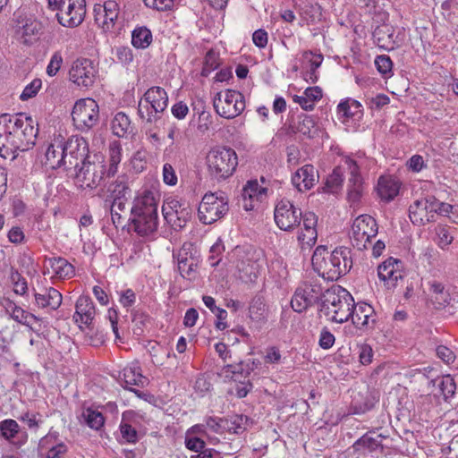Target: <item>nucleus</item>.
<instances>
[{
	"mask_svg": "<svg viewBox=\"0 0 458 458\" xmlns=\"http://www.w3.org/2000/svg\"><path fill=\"white\" fill-rule=\"evenodd\" d=\"M38 123L24 113L0 115V156L6 158L18 151L24 152L36 145Z\"/></svg>",
	"mask_w": 458,
	"mask_h": 458,
	"instance_id": "nucleus-1",
	"label": "nucleus"
},
{
	"mask_svg": "<svg viewBox=\"0 0 458 458\" xmlns=\"http://www.w3.org/2000/svg\"><path fill=\"white\" fill-rule=\"evenodd\" d=\"M311 263L318 276L327 281H336L352 267L351 250L338 247L329 252L326 246H318L313 252Z\"/></svg>",
	"mask_w": 458,
	"mask_h": 458,
	"instance_id": "nucleus-2",
	"label": "nucleus"
},
{
	"mask_svg": "<svg viewBox=\"0 0 458 458\" xmlns=\"http://www.w3.org/2000/svg\"><path fill=\"white\" fill-rule=\"evenodd\" d=\"M237 165L236 152L231 148L217 146L211 148L207 155L208 171L218 182L231 177Z\"/></svg>",
	"mask_w": 458,
	"mask_h": 458,
	"instance_id": "nucleus-3",
	"label": "nucleus"
},
{
	"mask_svg": "<svg viewBox=\"0 0 458 458\" xmlns=\"http://www.w3.org/2000/svg\"><path fill=\"white\" fill-rule=\"evenodd\" d=\"M47 4L49 9L56 11L57 21L63 27L77 28L85 19V0H47Z\"/></svg>",
	"mask_w": 458,
	"mask_h": 458,
	"instance_id": "nucleus-4",
	"label": "nucleus"
},
{
	"mask_svg": "<svg viewBox=\"0 0 458 458\" xmlns=\"http://www.w3.org/2000/svg\"><path fill=\"white\" fill-rule=\"evenodd\" d=\"M229 211L228 199L222 191L206 193L198 208V216L204 225H211Z\"/></svg>",
	"mask_w": 458,
	"mask_h": 458,
	"instance_id": "nucleus-5",
	"label": "nucleus"
},
{
	"mask_svg": "<svg viewBox=\"0 0 458 458\" xmlns=\"http://www.w3.org/2000/svg\"><path fill=\"white\" fill-rule=\"evenodd\" d=\"M72 118L77 130L85 132L93 129L99 122V107L98 103L90 98L76 101Z\"/></svg>",
	"mask_w": 458,
	"mask_h": 458,
	"instance_id": "nucleus-6",
	"label": "nucleus"
},
{
	"mask_svg": "<svg viewBox=\"0 0 458 458\" xmlns=\"http://www.w3.org/2000/svg\"><path fill=\"white\" fill-rule=\"evenodd\" d=\"M98 195L104 198L106 202H109L112 213L114 208L123 211L125 208V203L131 195L129 177L126 174L117 176L115 180L108 182L105 185V189H101Z\"/></svg>",
	"mask_w": 458,
	"mask_h": 458,
	"instance_id": "nucleus-7",
	"label": "nucleus"
},
{
	"mask_svg": "<svg viewBox=\"0 0 458 458\" xmlns=\"http://www.w3.org/2000/svg\"><path fill=\"white\" fill-rule=\"evenodd\" d=\"M213 106L216 114L221 117L233 119L245 109L244 96L237 90L226 89L224 98L221 92L216 94Z\"/></svg>",
	"mask_w": 458,
	"mask_h": 458,
	"instance_id": "nucleus-8",
	"label": "nucleus"
},
{
	"mask_svg": "<svg viewBox=\"0 0 458 458\" xmlns=\"http://www.w3.org/2000/svg\"><path fill=\"white\" fill-rule=\"evenodd\" d=\"M64 157V161L62 163L61 168L68 173L73 172L75 174L81 165H83V163L90 158L86 140L79 138H72L66 140Z\"/></svg>",
	"mask_w": 458,
	"mask_h": 458,
	"instance_id": "nucleus-9",
	"label": "nucleus"
},
{
	"mask_svg": "<svg viewBox=\"0 0 458 458\" xmlns=\"http://www.w3.org/2000/svg\"><path fill=\"white\" fill-rule=\"evenodd\" d=\"M301 216V210L297 208L289 199H282L277 201L274 217L276 225L281 230L293 231L300 225Z\"/></svg>",
	"mask_w": 458,
	"mask_h": 458,
	"instance_id": "nucleus-10",
	"label": "nucleus"
},
{
	"mask_svg": "<svg viewBox=\"0 0 458 458\" xmlns=\"http://www.w3.org/2000/svg\"><path fill=\"white\" fill-rule=\"evenodd\" d=\"M98 74L94 62L88 58L75 60L69 71L70 80L79 87H92Z\"/></svg>",
	"mask_w": 458,
	"mask_h": 458,
	"instance_id": "nucleus-11",
	"label": "nucleus"
},
{
	"mask_svg": "<svg viewBox=\"0 0 458 458\" xmlns=\"http://www.w3.org/2000/svg\"><path fill=\"white\" fill-rule=\"evenodd\" d=\"M437 199L428 196L415 200L409 208V216L415 225H424L435 220Z\"/></svg>",
	"mask_w": 458,
	"mask_h": 458,
	"instance_id": "nucleus-12",
	"label": "nucleus"
},
{
	"mask_svg": "<svg viewBox=\"0 0 458 458\" xmlns=\"http://www.w3.org/2000/svg\"><path fill=\"white\" fill-rule=\"evenodd\" d=\"M377 233L376 220L369 215L359 216L352 225V238L358 249L366 248V243Z\"/></svg>",
	"mask_w": 458,
	"mask_h": 458,
	"instance_id": "nucleus-13",
	"label": "nucleus"
},
{
	"mask_svg": "<svg viewBox=\"0 0 458 458\" xmlns=\"http://www.w3.org/2000/svg\"><path fill=\"white\" fill-rule=\"evenodd\" d=\"M95 21L105 32L113 31L120 14L119 4L114 0L105 1L94 6Z\"/></svg>",
	"mask_w": 458,
	"mask_h": 458,
	"instance_id": "nucleus-14",
	"label": "nucleus"
},
{
	"mask_svg": "<svg viewBox=\"0 0 458 458\" xmlns=\"http://www.w3.org/2000/svg\"><path fill=\"white\" fill-rule=\"evenodd\" d=\"M106 173V167L101 162H94L89 158L79 170L73 174L81 186L83 188L96 189L102 181Z\"/></svg>",
	"mask_w": 458,
	"mask_h": 458,
	"instance_id": "nucleus-15",
	"label": "nucleus"
},
{
	"mask_svg": "<svg viewBox=\"0 0 458 458\" xmlns=\"http://www.w3.org/2000/svg\"><path fill=\"white\" fill-rule=\"evenodd\" d=\"M15 32L26 45L36 41L42 30L40 21L31 16H26L21 13H14Z\"/></svg>",
	"mask_w": 458,
	"mask_h": 458,
	"instance_id": "nucleus-16",
	"label": "nucleus"
},
{
	"mask_svg": "<svg viewBox=\"0 0 458 458\" xmlns=\"http://www.w3.org/2000/svg\"><path fill=\"white\" fill-rule=\"evenodd\" d=\"M38 452L44 458H64L68 445L57 433L49 432L39 440Z\"/></svg>",
	"mask_w": 458,
	"mask_h": 458,
	"instance_id": "nucleus-17",
	"label": "nucleus"
},
{
	"mask_svg": "<svg viewBox=\"0 0 458 458\" xmlns=\"http://www.w3.org/2000/svg\"><path fill=\"white\" fill-rule=\"evenodd\" d=\"M168 105V96L165 90L161 87H152L148 89L141 98V113L148 112V108L153 107L155 114H163Z\"/></svg>",
	"mask_w": 458,
	"mask_h": 458,
	"instance_id": "nucleus-18",
	"label": "nucleus"
},
{
	"mask_svg": "<svg viewBox=\"0 0 458 458\" xmlns=\"http://www.w3.org/2000/svg\"><path fill=\"white\" fill-rule=\"evenodd\" d=\"M315 290L311 285H306L304 288H298L292 300L291 306L297 313H301L317 305L318 307V297L313 294Z\"/></svg>",
	"mask_w": 458,
	"mask_h": 458,
	"instance_id": "nucleus-19",
	"label": "nucleus"
},
{
	"mask_svg": "<svg viewBox=\"0 0 458 458\" xmlns=\"http://www.w3.org/2000/svg\"><path fill=\"white\" fill-rule=\"evenodd\" d=\"M130 221L134 232L142 237L151 235L157 230L158 216L131 213Z\"/></svg>",
	"mask_w": 458,
	"mask_h": 458,
	"instance_id": "nucleus-20",
	"label": "nucleus"
},
{
	"mask_svg": "<svg viewBox=\"0 0 458 458\" xmlns=\"http://www.w3.org/2000/svg\"><path fill=\"white\" fill-rule=\"evenodd\" d=\"M1 437L14 445L17 447L23 445L27 442V434L21 430L16 420L6 419L0 422Z\"/></svg>",
	"mask_w": 458,
	"mask_h": 458,
	"instance_id": "nucleus-21",
	"label": "nucleus"
},
{
	"mask_svg": "<svg viewBox=\"0 0 458 458\" xmlns=\"http://www.w3.org/2000/svg\"><path fill=\"white\" fill-rule=\"evenodd\" d=\"M66 140L64 137L59 135L48 145L45 153V165L50 169H58L62 167V163L64 161V148Z\"/></svg>",
	"mask_w": 458,
	"mask_h": 458,
	"instance_id": "nucleus-22",
	"label": "nucleus"
},
{
	"mask_svg": "<svg viewBox=\"0 0 458 458\" xmlns=\"http://www.w3.org/2000/svg\"><path fill=\"white\" fill-rule=\"evenodd\" d=\"M318 181V172L312 165H305L292 177L293 184L299 191L310 190Z\"/></svg>",
	"mask_w": 458,
	"mask_h": 458,
	"instance_id": "nucleus-23",
	"label": "nucleus"
},
{
	"mask_svg": "<svg viewBox=\"0 0 458 458\" xmlns=\"http://www.w3.org/2000/svg\"><path fill=\"white\" fill-rule=\"evenodd\" d=\"M44 274H49L58 279L71 278L74 276V267L65 259L54 257L46 259Z\"/></svg>",
	"mask_w": 458,
	"mask_h": 458,
	"instance_id": "nucleus-24",
	"label": "nucleus"
},
{
	"mask_svg": "<svg viewBox=\"0 0 458 458\" xmlns=\"http://www.w3.org/2000/svg\"><path fill=\"white\" fill-rule=\"evenodd\" d=\"M131 213L157 216V199L156 194L149 190H145L135 198Z\"/></svg>",
	"mask_w": 458,
	"mask_h": 458,
	"instance_id": "nucleus-25",
	"label": "nucleus"
},
{
	"mask_svg": "<svg viewBox=\"0 0 458 458\" xmlns=\"http://www.w3.org/2000/svg\"><path fill=\"white\" fill-rule=\"evenodd\" d=\"M121 381L123 386L128 389H131L133 386L143 387L148 383L137 361L131 362L123 369Z\"/></svg>",
	"mask_w": 458,
	"mask_h": 458,
	"instance_id": "nucleus-26",
	"label": "nucleus"
},
{
	"mask_svg": "<svg viewBox=\"0 0 458 458\" xmlns=\"http://www.w3.org/2000/svg\"><path fill=\"white\" fill-rule=\"evenodd\" d=\"M400 260L388 258L377 267V275L380 280L386 283L388 287L394 286L398 279L402 278V273L395 266L399 267Z\"/></svg>",
	"mask_w": 458,
	"mask_h": 458,
	"instance_id": "nucleus-27",
	"label": "nucleus"
},
{
	"mask_svg": "<svg viewBox=\"0 0 458 458\" xmlns=\"http://www.w3.org/2000/svg\"><path fill=\"white\" fill-rule=\"evenodd\" d=\"M350 170L351 177L349 178L348 185V199L355 203L360 200L362 192V182L359 174V167L357 163L353 160L346 162Z\"/></svg>",
	"mask_w": 458,
	"mask_h": 458,
	"instance_id": "nucleus-28",
	"label": "nucleus"
},
{
	"mask_svg": "<svg viewBox=\"0 0 458 458\" xmlns=\"http://www.w3.org/2000/svg\"><path fill=\"white\" fill-rule=\"evenodd\" d=\"M62 294L55 288L45 289L42 293H35V301L38 307L47 308L48 311L58 309L62 303Z\"/></svg>",
	"mask_w": 458,
	"mask_h": 458,
	"instance_id": "nucleus-29",
	"label": "nucleus"
},
{
	"mask_svg": "<svg viewBox=\"0 0 458 458\" xmlns=\"http://www.w3.org/2000/svg\"><path fill=\"white\" fill-rule=\"evenodd\" d=\"M373 39L374 42L383 49L392 50L394 48L395 40H394V31L393 27L383 24L376 27L373 31Z\"/></svg>",
	"mask_w": 458,
	"mask_h": 458,
	"instance_id": "nucleus-30",
	"label": "nucleus"
},
{
	"mask_svg": "<svg viewBox=\"0 0 458 458\" xmlns=\"http://www.w3.org/2000/svg\"><path fill=\"white\" fill-rule=\"evenodd\" d=\"M236 268L240 279L243 282L255 281L260 273V266L258 261L249 258L238 260Z\"/></svg>",
	"mask_w": 458,
	"mask_h": 458,
	"instance_id": "nucleus-31",
	"label": "nucleus"
},
{
	"mask_svg": "<svg viewBox=\"0 0 458 458\" xmlns=\"http://www.w3.org/2000/svg\"><path fill=\"white\" fill-rule=\"evenodd\" d=\"M400 184L395 178L381 176L377 182V193L382 199L390 201L399 193Z\"/></svg>",
	"mask_w": 458,
	"mask_h": 458,
	"instance_id": "nucleus-32",
	"label": "nucleus"
},
{
	"mask_svg": "<svg viewBox=\"0 0 458 458\" xmlns=\"http://www.w3.org/2000/svg\"><path fill=\"white\" fill-rule=\"evenodd\" d=\"M295 8L303 21L306 24H314L321 17V6L317 3L302 2L296 4Z\"/></svg>",
	"mask_w": 458,
	"mask_h": 458,
	"instance_id": "nucleus-33",
	"label": "nucleus"
},
{
	"mask_svg": "<svg viewBox=\"0 0 458 458\" xmlns=\"http://www.w3.org/2000/svg\"><path fill=\"white\" fill-rule=\"evenodd\" d=\"M431 301L437 310L446 307L451 302V296L444 284L437 281L429 283Z\"/></svg>",
	"mask_w": 458,
	"mask_h": 458,
	"instance_id": "nucleus-34",
	"label": "nucleus"
},
{
	"mask_svg": "<svg viewBox=\"0 0 458 458\" xmlns=\"http://www.w3.org/2000/svg\"><path fill=\"white\" fill-rule=\"evenodd\" d=\"M344 300V293H341V289L338 290V293L335 291L327 290L326 293L323 295V300L321 303H318L319 312L324 313V315H329L333 313L334 309H337L339 304L342 303Z\"/></svg>",
	"mask_w": 458,
	"mask_h": 458,
	"instance_id": "nucleus-35",
	"label": "nucleus"
},
{
	"mask_svg": "<svg viewBox=\"0 0 458 458\" xmlns=\"http://www.w3.org/2000/svg\"><path fill=\"white\" fill-rule=\"evenodd\" d=\"M344 171L341 166L334 168L333 172L327 177V180L322 187L323 192L336 193L343 185Z\"/></svg>",
	"mask_w": 458,
	"mask_h": 458,
	"instance_id": "nucleus-36",
	"label": "nucleus"
},
{
	"mask_svg": "<svg viewBox=\"0 0 458 458\" xmlns=\"http://www.w3.org/2000/svg\"><path fill=\"white\" fill-rule=\"evenodd\" d=\"M152 42V33L147 27H138L132 30L131 44L136 48L145 49Z\"/></svg>",
	"mask_w": 458,
	"mask_h": 458,
	"instance_id": "nucleus-37",
	"label": "nucleus"
},
{
	"mask_svg": "<svg viewBox=\"0 0 458 458\" xmlns=\"http://www.w3.org/2000/svg\"><path fill=\"white\" fill-rule=\"evenodd\" d=\"M184 255L181 253L178 255V270L182 277L191 279L196 272L198 263L192 256L187 257V253Z\"/></svg>",
	"mask_w": 458,
	"mask_h": 458,
	"instance_id": "nucleus-38",
	"label": "nucleus"
},
{
	"mask_svg": "<svg viewBox=\"0 0 458 458\" xmlns=\"http://www.w3.org/2000/svg\"><path fill=\"white\" fill-rule=\"evenodd\" d=\"M298 118L297 131L310 139L314 138L318 134V128L314 118L304 114L299 115Z\"/></svg>",
	"mask_w": 458,
	"mask_h": 458,
	"instance_id": "nucleus-39",
	"label": "nucleus"
},
{
	"mask_svg": "<svg viewBox=\"0 0 458 458\" xmlns=\"http://www.w3.org/2000/svg\"><path fill=\"white\" fill-rule=\"evenodd\" d=\"M337 108L339 113H342L347 118H360L362 115L361 105L359 101L352 98L342 101Z\"/></svg>",
	"mask_w": 458,
	"mask_h": 458,
	"instance_id": "nucleus-40",
	"label": "nucleus"
},
{
	"mask_svg": "<svg viewBox=\"0 0 458 458\" xmlns=\"http://www.w3.org/2000/svg\"><path fill=\"white\" fill-rule=\"evenodd\" d=\"M247 418L242 415L233 414L225 418V432L240 434L246 428Z\"/></svg>",
	"mask_w": 458,
	"mask_h": 458,
	"instance_id": "nucleus-41",
	"label": "nucleus"
},
{
	"mask_svg": "<svg viewBox=\"0 0 458 458\" xmlns=\"http://www.w3.org/2000/svg\"><path fill=\"white\" fill-rule=\"evenodd\" d=\"M131 125V120L123 112L117 113L112 121V130L114 134L118 137H123Z\"/></svg>",
	"mask_w": 458,
	"mask_h": 458,
	"instance_id": "nucleus-42",
	"label": "nucleus"
},
{
	"mask_svg": "<svg viewBox=\"0 0 458 458\" xmlns=\"http://www.w3.org/2000/svg\"><path fill=\"white\" fill-rule=\"evenodd\" d=\"M266 192L267 189L259 186L257 180H250L243 187L242 197H248L250 199H255L256 202H258L260 200V198L266 194Z\"/></svg>",
	"mask_w": 458,
	"mask_h": 458,
	"instance_id": "nucleus-43",
	"label": "nucleus"
},
{
	"mask_svg": "<svg viewBox=\"0 0 458 458\" xmlns=\"http://www.w3.org/2000/svg\"><path fill=\"white\" fill-rule=\"evenodd\" d=\"M379 441L369 435H364L358 439L353 447L356 451L373 452L379 447Z\"/></svg>",
	"mask_w": 458,
	"mask_h": 458,
	"instance_id": "nucleus-44",
	"label": "nucleus"
},
{
	"mask_svg": "<svg viewBox=\"0 0 458 458\" xmlns=\"http://www.w3.org/2000/svg\"><path fill=\"white\" fill-rule=\"evenodd\" d=\"M141 99L140 100L139 102V105H138V114L140 116V118L141 119V122L143 123V126H148V125H153V124H157V123H159L162 122V114L160 113H157V114H155V110H153V107H148V112H144V113H141L142 110H141Z\"/></svg>",
	"mask_w": 458,
	"mask_h": 458,
	"instance_id": "nucleus-45",
	"label": "nucleus"
},
{
	"mask_svg": "<svg viewBox=\"0 0 458 458\" xmlns=\"http://www.w3.org/2000/svg\"><path fill=\"white\" fill-rule=\"evenodd\" d=\"M250 314L263 315L264 313L270 312V307L265 301L261 294H256L250 301L249 306Z\"/></svg>",
	"mask_w": 458,
	"mask_h": 458,
	"instance_id": "nucleus-46",
	"label": "nucleus"
},
{
	"mask_svg": "<svg viewBox=\"0 0 458 458\" xmlns=\"http://www.w3.org/2000/svg\"><path fill=\"white\" fill-rule=\"evenodd\" d=\"M83 417L89 427L94 429H99L104 425V417L100 411L87 409L83 412Z\"/></svg>",
	"mask_w": 458,
	"mask_h": 458,
	"instance_id": "nucleus-47",
	"label": "nucleus"
},
{
	"mask_svg": "<svg viewBox=\"0 0 458 458\" xmlns=\"http://www.w3.org/2000/svg\"><path fill=\"white\" fill-rule=\"evenodd\" d=\"M297 239L301 249H310L317 242L318 232L312 229H302Z\"/></svg>",
	"mask_w": 458,
	"mask_h": 458,
	"instance_id": "nucleus-48",
	"label": "nucleus"
},
{
	"mask_svg": "<svg viewBox=\"0 0 458 458\" xmlns=\"http://www.w3.org/2000/svg\"><path fill=\"white\" fill-rule=\"evenodd\" d=\"M344 293V300L337 309H334L333 314L344 313L346 315H353L354 300L352 296L344 289H341Z\"/></svg>",
	"mask_w": 458,
	"mask_h": 458,
	"instance_id": "nucleus-49",
	"label": "nucleus"
},
{
	"mask_svg": "<svg viewBox=\"0 0 458 458\" xmlns=\"http://www.w3.org/2000/svg\"><path fill=\"white\" fill-rule=\"evenodd\" d=\"M218 65L219 63L217 54L213 49L208 50L205 55L201 75L208 77L212 71L218 67Z\"/></svg>",
	"mask_w": 458,
	"mask_h": 458,
	"instance_id": "nucleus-50",
	"label": "nucleus"
},
{
	"mask_svg": "<svg viewBox=\"0 0 458 458\" xmlns=\"http://www.w3.org/2000/svg\"><path fill=\"white\" fill-rule=\"evenodd\" d=\"M438 387L445 400L452 397L456 389L454 380L449 375L444 376L439 379Z\"/></svg>",
	"mask_w": 458,
	"mask_h": 458,
	"instance_id": "nucleus-51",
	"label": "nucleus"
},
{
	"mask_svg": "<svg viewBox=\"0 0 458 458\" xmlns=\"http://www.w3.org/2000/svg\"><path fill=\"white\" fill-rule=\"evenodd\" d=\"M94 313V304L89 296H81L76 302V310L74 315H92Z\"/></svg>",
	"mask_w": 458,
	"mask_h": 458,
	"instance_id": "nucleus-52",
	"label": "nucleus"
},
{
	"mask_svg": "<svg viewBox=\"0 0 458 458\" xmlns=\"http://www.w3.org/2000/svg\"><path fill=\"white\" fill-rule=\"evenodd\" d=\"M375 65L379 73L384 76L392 75L393 62L386 55H381L376 57Z\"/></svg>",
	"mask_w": 458,
	"mask_h": 458,
	"instance_id": "nucleus-53",
	"label": "nucleus"
},
{
	"mask_svg": "<svg viewBox=\"0 0 458 458\" xmlns=\"http://www.w3.org/2000/svg\"><path fill=\"white\" fill-rule=\"evenodd\" d=\"M208 431L216 434H223L225 432V419L218 417H208L205 420Z\"/></svg>",
	"mask_w": 458,
	"mask_h": 458,
	"instance_id": "nucleus-54",
	"label": "nucleus"
},
{
	"mask_svg": "<svg viewBox=\"0 0 458 458\" xmlns=\"http://www.w3.org/2000/svg\"><path fill=\"white\" fill-rule=\"evenodd\" d=\"M42 86V81L40 79H34L30 84H28L23 89L22 93L20 96V98L22 101L28 100L35 97L38 90Z\"/></svg>",
	"mask_w": 458,
	"mask_h": 458,
	"instance_id": "nucleus-55",
	"label": "nucleus"
},
{
	"mask_svg": "<svg viewBox=\"0 0 458 458\" xmlns=\"http://www.w3.org/2000/svg\"><path fill=\"white\" fill-rule=\"evenodd\" d=\"M119 296L120 304L126 308V310L129 311V308H131L136 301V294L131 289L122 290L117 292Z\"/></svg>",
	"mask_w": 458,
	"mask_h": 458,
	"instance_id": "nucleus-56",
	"label": "nucleus"
},
{
	"mask_svg": "<svg viewBox=\"0 0 458 458\" xmlns=\"http://www.w3.org/2000/svg\"><path fill=\"white\" fill-rule=\"evenodd\" d=\"M11 280L13 284L14 293L17 294H24L28 290L27 281L21 276L17 271L13 272L11 275Z\"/></svg>",
	"mask_w": 458,
	"mask_h": 458,
	"instance_id": "nucleus-57",
	"label": "nucleus"
},
{
	"mask_svg": "<svg viewBox=\"0 0 458 458\" xmlns=\"http://www.w3.org/2000/svg\"><path fill=\"white\" fill-rule=\"evenodd\" d=\"M120 431L123 439L127 443H135L138 440L136 429L128 423L124 422V419L120 425Z\"/></svg>",
	"mask_w": 458,
	"mask_h": 458,
	"instance_id": "nucleus-58",
	"label": "nucleus"
},
{
	"mask_svg": "<svg viewBox=\"0 0 458 458\" xmlns=\"http://www.w3.org/2000/svg\"><path fill=\"white\" fill-rule=\"evenodd\" d=\"M143 2L146 6L160 12L172 10L174 4V0H143Z\"/></svg>",
	"mask_w": 458,
	"mask_h": 458,
	"instance_id": "nucleus-59",
	"label": "nucleus"
},
{
	"mask_svg": "<svg viewBox=\"0 0 458 458\" xmlns=\"http://www.w3.org/2000/svg\"><path fill=\"white\" fill-rule=\"evenodd\" d=\"M185 445L188 449L198 453L204 448L205 442L201 437L198 436H193L189 433H186Z\"/></svg>",
	"mask_w": 458,
	"mask_h": 458,
	"instance_id": "nucleus-60",
	"label": "nucleus"
},
{
	"mask_svg": "<svg viewBox=\"0 0 458 458\" xmlns=\"http://www.w3.org/2000/svg\"><path fill=\"white\" fill-rule=\"evenodd\" d=\"M225 251V246L223 245L221 240H218L213 246L210 248L211 255L208 258L209 263L211 267L218 266L221 261V258H218Z\"/></svg>",
	"mask_w": 458,
	"mask_h": 458,
	"instance_id": "nucleus-61",
	"label": "nucleus"
},
{
	"mask_svg": "<svg viewBox=\"0 0 458 458\" xmlns=\"http://www.w3.org/2000/svg\"><path fill=\"white\" fill-rule=\"evenodd\" d=\"M63 64V56L61 52H55L52 55L50 62L47 67V73L49 76H55L61 68Z\"/></svg>",
	"mask_w": 458,
	"mask_h": 458,
	"instance_id": "nucleus-62",
	"label": "nucleus"
},
{
	"mask_svg": "<svg viewBox=\"0 0 458 458\" xmlns=\"http://www.w3.org/2000/svg\"><path fill=\"white\" fill-rule=\"evenodd\" d=\"M219 376L224 377L225 380H238L240 377V367L234 365H226L224 366L220 372Z\"/></svg>",
	"mask_w": 458,
	"mask_h": 458,
	"instance_id": "nucleus-63",
	"label": "nucleus"
},
{
	"mask_svg": "<svg viewBox=\"0 0 458 458\" xmlns=\"http://www.w3.org/2000/svg\"><path fill=\"white\" fill-rule=\"evenodd\" d=\"M163 180L167 185L174 186L177 183V175L172 165L165 163L163 166Z\"/></svg>",
	"mask_w": 458,
	"mask_h": 458,
	"instance_id": "nucleus-64",
	"label": "nucleus"
}]
</instances>
